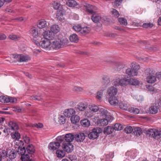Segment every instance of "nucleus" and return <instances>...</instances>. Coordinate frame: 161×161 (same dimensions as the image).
I'll list each match as a JSON object with an SVG mask.
<instances>
[{"label": "nucleus", "instance_id": "nucleus-1", "mask_svg": "<svg viewBox=\"0 0 161 161\" xmlns=\"http://www.w3.org/2000/svg\"><path fill=\"white\" fill-rule=\"evenodd\" d=\"M22 137V140H21V145H22L24 146L22 147H21V159L22 161H31V160H30L29 155L27 153H26V151L25 147L26 144L29 143L30 139L25 135H23Z\"/></svg>", "mask_w": 161, "mask_h": 161}, {"label": "nucleus", "instance_id": "nucleus-2", "mask_svg": "<svg viewBox=\"0 0 161 161\" xmlns=\"http://www.w3.org/2000/svg\"><path fill=\"white\" fill-rule=\"evenodd\" d=\"M8 126L9 129L14 131L11 134V136L13 139L16 140V144L18 146V148L19 149L20 148V145H19V139L20 138V134L17 131L18 130L19 126L17 124L14 122L10 121L9 123Z\"/></svg>", "mask_w": 161, "mask_h": 161}, {"label": "nucleus", "instance_id": "nucleus-3", "mask_svg": "<svg viewBox=\"0 0 161 161\" xmlns=\"http://www.w3.org/2000/svg\"><path fill=\"white\" fill-rule=\"evenodd\" d=\"M146 81L149 84H153L157 81L155 71L153 69L148 68L145 70Z\"/></svg>", "mask_w": 161, "mask_h": 161}, {"label": "nucleus", "instance_id": "nucleus-4", "mask_svg": "<svg viewBox=\"0 0 161 161\" xmlns=\"http://www.w3.org/2000/svg\"><path fill=\"white\" fill-rule=\"evenodd\" d=\"M129 84V79L125 77L119 79L118 77L114 80V85L115 86H125Z\"/></svg>", "mask_w": 161, "mask_h": 161}, {"label": "nucleus", "instance_id": "nucleus-5", "mask_svg": "<svg viewBox=\"0 0 161 161\" xmlns=\"http://www.w3.org/2000/svg\"><path fill=\"white\" fill-rule=\"evenodd\" d=\"M146 134L156 139H159L161 137V133L155 129H150L146 131Z\"/></svg>", "mask_w": 161, "mask_h": 161}, {"label": "nucleus", "instance_id": "nucleus-6", "mask_svg": "<svg viewBox=\"0 0 161 161\" xmlns=\"http://www.w3.org/2000/svg\"><path fill=\"white\" fill-rule=\"evenodd\" d=\"M101 129L99 128H95L88 134L90 139H95L99 136V134L102 132Z\"/></svg>", "mask_w": 161, "mask_h": 161}, {"label": "nucleus", "instance_id": "nucleus-7", "mask_svg": "<svg viewBox=\"0 0 161 161\" xmlns=\"http://www.w3.org/2000/svg\"><path fill=\"white\" fill-rule=\"evenodd\" d=\"M91 17L92 21L95 23H97L101 21L103 22L106 21L107 18L106 16L100 15L97 14H92Z\"/></svg>", "mask_w": 161, "mask_h": 161}, {"label": "nucleus", "instance_id": "nucleus-8", "mask_svg": "<svg viewBox=\"0 0 161 161\" xmlns=\"http://www.w3.org/2000/svg\"><path fill=\"white\" fill-rule=\"evenodd\" d=\"M42 36L44 39L49 40H53L55 37V35L50 30L45 31L43 33Z\"/></svg>", "mask_w": 161, "mask_h": 161}, {"label": "nucleus", "instance_id": "nucleus-9", "mask_svg": "<svg viewBox=\"0 0 161 161\" xmlns=\"http://www.w3.org/2000/svg\"><path fill=\"white\" fill-rule=\"evenodd\" d=\"M16 99L13 97L1 96L0 97V101L2 103H14L16 102Z\"/></svg>", "mask_w": 161, "mask_h": 161}, {"label": "nucleus", "instance_id": "nucleus-10", "mask_svg": "<svg viewBox=\"0 0 161 161\" xmlns=\"http://www.w3.org/2000/svg\"><path fill=\"white\" fill-rule=\"evenodd\" d=\"M29 34L34 38H37L39 36V31L38 29L35 27H31L29 31Z\"/></svg>", "mask_w": 161, "mask_h": 161}, {"label": "nucleus", "instance_id": "nucleus-11", "mask_svg": "<svg viewBox=\"0 0 161 161\" xmlns=\"http://www.w3.org/2000/svg\"><path fill=\"white\" fill-rule=\"evenodd\" d=\"M117 89L114 86L109 87L107 91V93L110 97L115 96L117 94Z\"/></svg>", "mask_w": 161, "mask_h": 161}, {"label": "nucleus", "instance_id": "nucleus-12", "mask_svg": "<svg viewBox=\"0 0 161 161\" xmlns=\"http://www.w3.org/2000/svg\"><path fill=\"white\" fill-rule=\"evenodd\" d=\"M62 47L61 43L59 41V39L55 40L51 43V47L53 49H58Z\"/></svg>", "mask_w": 161, "mask_h": 161}, {"label": "nucleus", "instance_id": "nucleus-13", "mask_svg": "<svg viewBox=\"0 0 161 161\" xmlns=\"http://www.w3.org/2000/svg\"><path fill=\"white\" fill-rule=\"evenodd\" d=\"M62 148L67 153H71L73 150V146L70 142L64 144L62 146Z\"/></svg>", "mask_w": 161, "mask_h": 161}, {"label": "nucleus", "instance_id": "nucleus-14", "mask_svg": "<svg viewBox=\"0 0 161 161\" xmlns=\"http://www.w3.org/2000/svg\"><path fill=\"white\" fill-rule=\"evenodd\" d=\"M51 46V43L50 40L45 39H42L41 46L43 48H51L50 46Z\"/></svg>", "mask_w": 161, "mask_h": 161}, {"label": "nucleus", "instance_id": "nucleus-15", "mask_svg": "<svg viewBox=\"0 0 161 161\" xmlns=\"http://www.w3.org/2000/svg\"><path fill=\"white\" fill-rule=\"evenodd\" d=\"M125 73L130 77L137 76L138 75L137 70L134 69L129 68L125 71Z\"/></svg>", "mask_w": 161, "mask_h": 161}, {"label": "nucleus", "instance_id": "nucleus-16", "mask_svg": "<svg viewBox=\"0 0 161 161\" xmlns=\"http://www.w3.org/2000/svg\"><path fill=\"white\" fill-rule=\"evenodd\" d=\"M86 136L83 133H79L75 135V140L78 142H82L85 139Z\"/></svg>", "mask_w": 161, "mask_h": 161}, {"label": "nucleus", "instance_id": "nucleus-17", "mask_svg": "<svg viewBox=\"0 0 161 161\" xmlns=\"http://www.w3.org/2000/svg\"><path fill=\"white\" fill-rule=\"evenodd\" d=\"M88 107V104L86 102H81L76 106V109L80 111H84Z\"/></svg>", "mask_w": 161, "mask_h": 161}, {"label": "nucleus", "instance_id": "nucleus-18", "mask_svg": "<svg viewBox=\"0 0 161 161\" xmlns=\"http://www.w3.org/2000/svg\"><path fill=\"white\" fill-rule=\"evenodd\" d=\"M86 7L87 11L90 14H95V10L97 9V8L96 6L89 4H86Z\"/></svg>", "mask_w": 161, "mask_h": 161}, {"label": "nucleus", "instance_id": "nucleus-19", "mask_svg": "<svg viewBox=\"0 0 161 161\" xmlns=\"http://www.w3.org/2000/svg\"><path fill=\"white\" fill-rule=\"evenodd\" d=\"M60 143L58 142H53L49 143L48 146L49 149L51 150H55L60 147Z\"/></svg>", "mask_w": 161, "mask_h": 161}, {"label": "nucleus", "instance_id": "nucleus-20", "mask_svg": "<svg viewBox=\"0 0 161 161\" xmlns=\"http://www.w3.org/2000/svg\"><path fill=\"white\" fill-rule=\"evenodd\" d=\"M75 113V110L73 108L67 109L64 110V114L65 116L69 117Z\"/></svg>", "mask_w": 161, "mask_h": 161}, {"label": "nucleus", "instance_id": "nucleus-21", "mask_svg": "<svg viewBox=\"0 0 161 161\" xmlns=\"http://www.w3.org/2000/svg\"><path fill=\"white\" fill-rule=\"evenodd\" d=\"M108 102L110 104L114 106L117 105L119 103L118 98L115 96L109 97Z\"/></svg>", "mask_w": 161, "mask_h": 161}, {"label": "nucleus", "instance_id": "nucleus-22", "mask_svg": "<svg viewBox=\"0 0 161 161\" xmlns=\"http://www.w3.org/2000/svg\"><path fill=\"white\" fill-rule=\"evenodd\" d=\"M48 25H47V22L45 19H42L39 20L37 24V27L40 29L46 28Z\"/></svg>", "mask_w": 161, "mask_h": 161}, {"label": "nucleus", "instance_id": "nucleus-23", "mask_svg": "<svg viewBox=\"0 0 161 161\" xmlns=\"http://www.w3.org/2000/svg\"><path fill=\"white\" fill-rule=\"evenodd\" d=\"M64 138L66 141L70 142L74 140L75 136L73 133H68L65 135Z\"/></svg>", "mask_w": 161, "mask_h": 161}, {"label": "nucleus", "instance_id": "nucleus-24", "mask_svg": "<svg viewBox=\"0 0 161 161\" xmlns=\"http://www.w3.org/2000/svg\"><path fill=\"white\" fill-rule=\"evenodd\" d=\"M50 31L55 35L59 32L60 28L58 25H54L50 27Z\"/></svg>", "mask_w": 161, "mask_h": 161}, {"label": "nucleus", "instance_id": "nucleus-25", "mask_svg": "<svg viewBox=\"0 0 161 161\" xmlns=\"http://www.w3.org/2000/svg\"><path fill=\"white\" fill-rule=\"evenodd\" d=\"M16 156L15 151L14 150H9L7 153V156L9 159H13Z\"/></svg>", "mask_w": 161, "mask_h": 161}, {"label": "nucleus", "instance_id": "nucleus-26", "mask_svg": "<svg viewBox=\"0 0 161 161\" xmlns=\"http://www.w3.org/2000/svg\"><path fill=\"white\" fill-rule=\"evenodd\" d=\"M66 4L69 7H75L78 5L76 2L74 0H68L66 2Z\"/></svg>", "mask_w": 161, "mask_h": 161}, {"label": "nucleus", "instance_id": "nucleus-27", "mask_svg": "<svg viewBox=\"0 0 161 161\" xmlns=\"http://www.w3.org/2000/svg\"><path fill=\"white\" fill-rule=\"evenodd\" d=\"M56 155L58 158H64L65 155V153L62 150H58L56 151Z\"/></svg>", "mask_w": 161, "mask_h": 161}, {"label": "nucleus", "instance_id": "nucleus-28", "mask_svg": "<svg viewBox=\"0 0 161 161\" xmlns=\"http://www.w3.org/2000/svg\"><path fill=\"white\" fill-rule=\"evenodd\" d=\"M100 114H101L102 116H105L108 114V112L106 108L104 107H100L98 110Z\"/></svg>", "mask_w": 161, "mask_h": 161}, {"label": "nucleus", "instance_id": "nucleus-29", "mask_svg": "<svg viewBox=\"0 0 161 161\" xmlns=\"http://www.w3.org/2000/svg\"><path fill=\"white\" fill-rule=\"evenodd\" d=\"M158 108L155 106H152L149 108V112L152 114H155L158 113Z\"/></svg>", "mask_w": 161, "mask_h": 161}, {"label": "nucleus", "instance_id": "nucleus-30", "mask_svg": "<svg viewBox=\"0 0 161 161\" xmlns=\"http://www.w3.org/2000/svg\"><path fill=\"white\" fill-rule=\"evenodd\" d=\"M140 83V81L137 79L131 78L129 80V84L132 85L136 86Z\"/></svg>", "mask_w": 161, "mask_h": 161}, {"label": "nucleus", "instance_id": "nucleus-31", "mask_svg": "<svg viewBox=\"0 0 161 161\" xmlns=\"http://www.w3.org/2000/svg\"><path fill=\"white\" fill-rule=\"evenodd\" d=\"M69 40L72 42L77 43L79 41V38L76 34H74L70 36Z\"/></svg>", "mask_w": 161, "mask_h": 161}, {"label": "nucleus", "instance_id": "nucleus-32", "mask_svg": "<svg viewBox=\"0 0 161 161\" xmlns=\"http://www.w3.org/2000/svg\"><path fill=\"white\" fill-rule=\"evenodd\" d=\"M80 117L77 115H72L70 118L71 122L73 124H75L79 122Z\"/></svg>", "mask_w": 161, "mask_h": 161}, {"label": "nucleus", "instance_id": "nucleus-33", "mask_svg": "<svg viewBox=\"0 0 161 161\" xmlns=\"http://www.w3.org/2000/svg\"><path fill=\"white\" fill-rule=\"evenodd\" d=\"M93 112L89 109L85 112L84 115L86 117L90 118L95 115Z\"/></svg>", "mask_w": 161, "mask_h": 161}, {"label": "nucleus", "instance_id": "nucleus-34", "mask_svg": "<svg viewBox=\"0 0 161 161\" xmlns=\"http://www.w3.org/2000/svg\"><path fill=\"white\" fill-rule=\"evenodd\" d=\"M89 109L95 114L96 112L97 111L99 107L97 105H92L89 106Z\"/></svg>", "mask_w": 161, "mask_h": 161}, {"label": "nucleus", "instance_id": "nucleus-35", "mask_svg": "<svg viewBox=\"0 0 161 161\" xmlns=\"http://www.w3.org/2000/svg\"><path fill=\"white\" fill-rule=\"evenodd\" d=\"M31 59L30 57L28 55L21 54V62H27Z\"/></svg>", "mask_w": 161, "mask_h": 161}, {"label": "nucleus", "instance_id": "nucleus-36", "mask_svg": "<svg viewBox=\"0 0 161 161\" xmlns=\"http://www.w3.org/2000/svg\"><path fill=\"white\" fill-rule=\"evenodd\" d=\"M119 108L124 110L129 111V106L126 103H124L123 102H119Z\"/></svg>", "mask_w": 161, "mask_h": 161}, {"label": "nucleus", "instance_id": "nucleus-37", "mask_svg": "<svg viewBox=\"0 0 161 161\" xmlns=\"http://www.w3.org/2000/svg\"><path fill=\"white\" fill-rule=\"evenodd\" d=\"M113 131L114 129L112 127L108 126L104 128V133H106L107 134H111Z\"/></svg>", "mask_w": 161, "mask_h": 161}, {"label": "nucleus", "instance_id": "nucleus-38", "mask_svg": "<svg viewBox=\"0 0 161 161\" xmlns=\"http://www.w3.org/2000/svg\"><path fill=\"white\" fill-rule=\"evenodd\" d=\"M129 112L135 114H137L139 113V109L136 108L131 107L129 108Z\"/></svg>", "mask_w": 161, "mask_h": 161}, {"label": "nucleus", "instance_id": "nucleus-39", "mask_svg": "<svg viewBox=\"0 0 161 161\" xmlns=\"http://www.w3.org/2000/svg\"><path fill=\"white\" fill-rule=\"evenodd\" d=\"M11 57L14 59L16 60H13L12 62L14 63L17 61H20V55L17 54H12L11 55Z\"/></svg>", "mask_w": 161, "mask_h": 161}, {"label": "nucleus", "instance_id": "nucleus-40", "mask_svg": "<svg viewBox=\"0 0 161 161\" xmlns=\"http://www.w3.org/2000/svg\"><path fill=\"white\" fill-rule=\"evenodd\" d=\"M134 134L137 136H140L142 134V130L140 127H136L134 129Z\"/></svg>", "mask_w": 161, "mask_h": 161}, {"label": "nucleus", "instance_id": "nucleus-41", "mask_svg": "<svg viewBox=\"0 0 161 161\" xmlns=\"http://www.w3.org/2000/svg\"><path fill=\"white\" fill-rule=\"evenodd\" d=\"M90 28L87 27H85L83 28H82L80 33L86 35L90 31Z\"/></svg>", "mask_w": 161, "mask_h": 161}, {"label": "nucleus", "instance_id": "nucleus-42", "mask_svg": "<svg viewBox=\"0 0 161 161\" xmlns=\"http://www.w3.org/2000/svg\"><path fill=\"white\" fill-rule=\"evenodd\" d=\"M27 151L26 153H29L30 154H32L34 152L35 149L33 145H31L28 146L26 147Z\"/></svg>", "mask_w": 161, "mask_h": 161}, {"label": "nucleus", "instance_id": "nucleus-43", "mask_svg": "<svg viewBox=\"0 0 161 161\" xmlns=\"http://www.w3.org/2000/svg\"><path fill=\"white\" fill-rule=\"evenodd\" d=\"M59 41L61 43L62 47L68 43L69 40L68 39L65 37H63L59 39Z\"/></svg>", "mask_w": 161, "mask_h": 161}, {"label": "nucleus", "instance_id": "nucleus-44", "mask_svg": "<svg viewBox=\"0 0 161 161\" xmlns=\"http://www.w3.org/2000/svg\"><path fill=\"white\" fill-rule=\"evenodd\" d=\"M81 124L84 127H88L90 125V122L88 119H85L81 121Z\"/></svg>", "mask_w": 161, "mask_h": 161}, {"label": "nucleus", "instance_id": "nucleus-45", "mask_svg": "<svg viewBox=\"0 0 161 161\" xmlns=\"http://www.w3.org/2000/svg\"><path fill=\"white\" fill-rule=\"evenodd\" d=\"M121 25L122 26H126L127 23V20L123 18H119L118 19Z\"/></svg>", "mask_w": 161, "mask_h": 161}, {"label": "nucleus", "instance_id": "nucleus-46", "mask_svg": "<svg viewBox=\"0 0 161 161\" xmlns=\"http://www.w3.org/2000/svg\"><path fill=\"white\" fill-rule=\"evenodd\" d=\"M123 0H115L112 3V5L114 8L117 7L121 3Z\"/></svg>", "mask_w": 161, "mask_h": 161}, {"label": "nucleus", "instance_id": "nucleus-47", "mask_svg": "<svg viewBox=\"0 0 161 161\" xmlns=\"http://www.w3.org/2000/svg\"><path fill=\"white\" fill-rule=\"evenodd\" d=\"M114 130H120L122 129V125L119 123L116 124L113 127Z\"/></svg>", "mask_w": 161, "mask_h": 161}, {"label": "nucleus", "instance_id": "nucleus-48", "mask_svg": "<svg viewBox=\"0 0 161 161\" xmlns=\"http://www.w3.org/2000/svg\"><path fill=\"white\" fill-rule=\"evenodd\" d=\"M103 92V90H100L97 93L96 98L100 100L102 98Z\"/></svg>", "mask_w": 161, "mask_h": 161}, {"label": "nucleus", "instance_id": "nucleus-49", "mask_svg": "<svg viewBox=\"0 0 161 161\" xmlns=\"http://www.w3.org/2000/svg\"><path fill=\"white\" fill-rule=\"evenodd\" d=\"M99 123L102 125H107L108 124V121L107 120V119H103L100 120Z\"/></svg>", "mask_w": 161, "mask_h": 161}, {"label": "nucleus", "instance_id": "nucleus-50", "mask_svg": "<svg viewBox=\"0 0 161 161\" xmlns=\"http://www.w3.org/2000/svg\"><path fill=\"white\" fill-rule=\"evenodd\" d=\"M58 122L60 124H64L65 122V119L63 115H59L58 117Z\"/></svg>", "mask_w": 161, "mask_h": 161}, {"label": "nucleus", "instance_id": "nucleus-51", "mask_svg": "<svg viewBox=\"0 0 161 161\" xmlns=\"http://www.w3.org/2000/svg\"><path fill=\"white\" fill-rule=\"evenodd\" d=\"M7 156V152L5 151H3L0 154V158L1 159V160L3 161V160Z\"/></svg>", "mask_w": 161, "mask_h": 161}, {"label": "nucleus", "instance_id": "nucleus-52", "mask_svg": "<svg viewBox=\"0 0 161 161\" xmlns=\"http://www.w3.org/2000/svg\"><path fill=\"white\" fill-rule=\"evenodd\" d=\"M73 28L76 32H80V33L82 27L80 25H77L74 26L73 27Z\"/></svg>", "mask_w": 161, "mask_h": 161}, {"label": "nucleus", "instance_id": "nucleus-53", "mask_svg": "<svg viewBox=\"0 0 161 161\" xmlns=\"http://www.w3.org/2000/svg\"><path fill=\"white\" fill-rule=\"evenodd\" d=\"M30 99L31 100L40 101L42 100V98L41 96H34L31 97Z\"/></svg>", "mask_w": 161, "mask_h": 161}, {"label": "nucleus", "instance_id": "nucleus-54", "mask_svg": "<svg viewBox=\"0 0 161 161\" xmlns=\"http://www.w3.org/2000/svg\"><path fill=\"white\" fill-rule=\"evenodd\" d=\"M111 12L112 14L116 18L118 17L119 15V12L115 9H113Z\"/></svg>", "mask_w": 161, "mask_h": 161}, {"label": "nucleus", "instance_id": "nucleus-55", "mask_svg": "<svg viewBox=\"0 0 161 161\" xmlns=\"http://www.w3.org/2000/svg\"><path fill=\"white\" fill-rule=\"evenodd\" d=\"M133 130L132 128L130 126L127 127L125 128V131L127 134H130L131 133Z\"/></svg>", "mask_w": 161, "mask_h": 161}, {"label": "nucleus", "instance_id": "nucleus-56", "mask_svg": "<svg viewBox=\"0 0 161 161\" xmlns=\"http://www.w3.org/2000/svg\"><path fill=\"white\" fill-rule=\"evenodd\" d=\"M8 38L13 40L16 41L17 40L18 38H19V37L15 35L11 34L9 36Z\"/></svg>", "mask_w": 161, "mask_h": 161}, {"label": "nucleus", "instance_id": "nucleus-57", "mask_svg": "<svg viewBox=\"0 0 161 161\" xmlns=\"http://www.w3.org/2000/svg\"><path fill=\"white\" fill-rule=\"evenodd\" d=\"M153 25L152 23H146L143 25L142 27L145 28H151Z\"/></svg>", "mask_w": 161, "mask_h": 161}, {"label": "nucleus", "instance_id": "nucleus-58", "mask_svg": "<svg viewBox=\"0 0 161 161\" xmlns=\"http://www.w3.org/2000/svg\"><path fill=\"white\" fill-rule=\"evenodd\" d=\"M53 7L55 9H58L59 8L60 5L57 2H54L53 3Z\"/></svg>", "mask_w": 161, "mask_h": 161}, {"label": "nucleus", "instance_id": "nucleus-59", "mask_svg": "<svg viewBox=\"0 0 161 161\" xmlns=\"http://www.w3.org/2000/svg\"><path fill=\"white\" fill-rule=\"evenodd\" d=\"M134 98H135L138 102H141L143 100V97L140 95L135 96Z\"/></svg>", "mask_w": 161, "mask_h": 161}, {"label": "nucleus", "instance_id": "nucleus-60", "mask_svg": "<svg viewBox=\"0 0 161 161\" xmlns=\"http://www.w3.org/2000/svg\"><path fill=\"white\" fill-rule=\"evenodd\" d=\"M124 67L123 64L120 63H118L116 65V68L118 70H120L121 69L123 68Z\"/></svg>", "mask_w": 161, "mask_h": 161}, {"label": "nucleus", "instance_id": "nucleus-61", "mask_svg": "<svg viewBox=\"0 0 161 161\" xmlns=\"http://www.w3.org/2000/svg\"><path fill=\"white\" fill-rule=\"evenodd\" d=\"M106 118L107 119L108 121H110L113 120L114 119V118L113 117H112L111 115H110L108 114L107 115H105Z\"/></svg>", "mask_w": 161, "mask_h": 161}, {"label": "nucleus", "instance_id": "nucleus-62", "mask_svg": "<svg viewBox=\"0 0 161 161\" xmlns=\"http://www.w3.org/2000/svg\"><path fill=\"white\" fill-rule=\"evenodd\" d=\"M7 38L6 36L3 33H0V40H5Z\"/></svg>", "mask_w": 161, "mask_h": 161}, {"label": "nucleus", "instance_id": "nucleus-63", "mask_svg": "<svg viewBox=\"0 0 161 161\" xmlns=\"http://www.w3.org/2000/svg\"><path fill=\"white\" fill-rule=\"evenodd\" d=\"M73 90L76 91L81 92L83 91V89L79 87L75 86L74 87Z\"/></svg>", "mask_w": 161, "mask_h": 161}, {"label": "nucleus", "instance_id": "nucleus-64", "mask_svg": "<svg viewBox=\"0 0 161 161\" xmlns=\"http://www.w3.org/2000/svg\"><path fill=\"white\" fill-rule=\"evenodd\" d=\"M155 76H156V78L158 79H161V71L155 73Z\"/></svg>", "mask_w": 161, "mask_h": 161}]
</instances>
